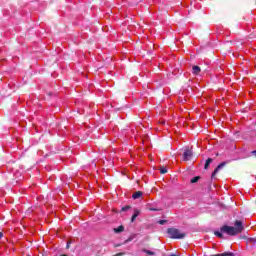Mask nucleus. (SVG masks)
I'll list each match as a JSON object with an SVG mask.
<instances>
[{
    "instance_id": "nucleus-1",
    "label": "nucleus",
    "mask_w": 256,
    "mask_h": 256,
    "mask_svg": "<svg viewBox=\"0 0 256 256\" xmlns=\"http://www.w3.org/2000/svg\"><path fill=\"white\" fill-rule=\"evenodd\" d=\"M235 227L224 225L220 228L221 233H226L231 237H235V235H239V233H243V222L240 220H236L234 223Z\"/></svg>"
},
{
    "instance_id": "nucleus-2",
    "label": "nucleus",
    "mask_w": 256,
    "mask_h": 256,
    "mask_svg": "<svg viewBox=\"0 0 256 256\" xmlns=\"http://www.w3.org/2000/svg\"><path fill=\"white\" fill-rule=\"evenodd\" d=\"M167 233L170 235L171 239H185L187 235L185 233H181L177 228H168Z\"/></svg>"
},
{
    "instance_id": "nucleus-3",
    "label": "nucleus",
    "mask_w": 256,
    "mask_h": 256,
    "mask_svg": "<svg viewBox=\"0 0 256 256\" xmlns=\"http://www.w3.org/2000/svg\"><path fill=\"white\" fill-rule=\"evenodd\" d=\"M225 165H227V162H222L220 163L215 170L213 171L211 178L215 179V176L217 175V173H219V171H221V169H223V167H225Z\"/></svg>"
},
{
    "instance_id": "nucleus-4",
    "label": "nucleus",
    "mask_w": 256,
    "mask_h": 256,
    "mask_svg": "<svg viewBox=\"0 0 256 256\" xmlns=\"http://www.w3.org/2000/svg\"><path fill=\"white\" fill-rule=\"evenodd\" d=\"M191 157H193V152L190 149H186L183 154V160L189 161V159H191Z\"/></svg>"
},
{
    "instance_id": "nucleus-5",
    "label": "nucleus",
    "mask_w": 256,
    "mask_h": 256,
    "mask_svg": "<svg viewBox=\"0 0 256 256\" xmlns=\"http://www.w3.org/2000/svg\"><path fill=\"white\" fill-rule=\"evenodd\" d=\"M138 215H141V211L139 209H135L134 214L131 217V223L135 222V219H137Z\"/></svg>"
},
{
    "instance_id": "nucleus-6",
    "label": "nucleus",
    "mask_w": 256,
    "mask_h": 256,
    "mask_svg": "<svg viewBox=\"0 0 256 256\" xmlns=\"http://www.w3.org/2000/svg\"><path fill=\"white\" fill-rule=\"evenodd\" d=\"M141 197H143V192L141 191H136L132 195V199H141Z\"/></svg>"
},
{
    "instance_id": "nucleus-7",
    "label": "nucleus",
    "mask_w": 256,
    "mask_h": 256,
    "mask_svg": "<svg viewBox=\"0 0 256 256\" xmlns=\"http://www.w3.org/2000/svg\"><path fill=\"white\" fill-rule=\"evenodd\" d=\"M192 73H193V75H199L201 73V67L193 66L192 67Z\"/></svg>"
},
{
    "instance_id": "nucleus-8",
    "label": "nucleus",
    "mask_w": 256,
    "mask_h": 256,
    "mask_svg": "<svg viewBox=\"0 0 256 256\" xmlns=\"http://www.w3.org/2000/svg\"><path fill=\"white\" fill-rule=\"evenodd\" d=\"M125 231V226L120 225L117 228H114V233H123Z\"/></svg>"
},
{
    "instance_id": "nucleus-9",
    "label": "nucleus",
    "mask_w": 256,
    "mask_h": 256,
    "mask_svg": "<svg viewBox=\"0 0 256 256\" xmlns=\"http://www.w3.org/2000/svg\"><path fill=\"white\" fill-rule=\"evenodd\" d=\"M211 163H213V159L212 158H208L205 162V165H204V169L207 170L209 169V165H211Z\"/></svg>"
},
{
    "instance_id": "nucleus-10",
    "label": "nucleus",
    "mask_w": 256,
    "mask_h": 256,
    "mask_svg": "<svg viewBox=\"0 0 256 256\" xmlns=\"http://www.w3.org/2000/svg\"><path fill=\"white\" fill-rule=\"evenodd\" d=\"M213 256H235V254L232 253V252H224V253H221V254H215Z\"/></svg>"
},
{
    "instance_id": "nucleus-11",
    "label": "nucleus",
    "mask_w": 256,
    "mask_h": 256,
    "mask_svg": "<svg viewBox=\"0 0 256 256\" xmlns=\"http://www.w3.org/2000/svg\"><path fill=\"white\" fill-rule=\"evenodd\" d=\"M133 239H135V236H130L128 237L125 241H124V245H127V243H131V241H133Z\"/></svg>"
},
{
    "instance_id": "nucleus-12",
    "label": "nucleus",
    "mask_w": 256,
    "mask_h": 256,
    "mask_svg": "<svg viewBox=\"0 0 256 256\" xmlns=\"http://www.w3.org/2000/svg\"><path fill=\"white\" fill-rule=\"evenodd\" d=\"M143 253H146V255H155V252L147 249H142Z\"/></svg>"
},
{
    "instance_id": "nucleus-13",
    "label": "nucleus",
    "mask_w": 256,
    "mask_h": 256,
    "mask_svg": "<svg viewBox=\"0 0 256 256\" xmlns=\"http://www.w3.org/2000/svg\"><path fill=\"white\" fill-rule=\"evenodd\" d=\"M199 179H201V176H195L194 178H192L190 180V183H197V181H199Z\"/></svg>"
},
{
    "instance_id": "nucleus-14",
    "label": "nucleus",
    "mask_w": 256,
    "mask_h": 256,
    "mask_svg": "<svg viewBox=\"0 0 256 256\" xmlns=\"http://www.w3.org/2000/svg\"><path fill=\"white\" fill-rule=\"evenodd\" d=\"M214 235H216V237H219V239H223V233H221L219 231H215Z\"/></svg>"
},
{
    "instance_id": "nucleus-15",
    "label": "nucleus",
    "mask_w": 256,
    "mask_h": 256,
    "mask_svg": "<svg viewBox=\"0 0 256 256\" xmlns=\"http://www.w3.org/2000/svg\"><path fill=\"white\" fill-rule=\"evenodd\" d=\"M160 173H161V175H165V173H167V168L162 166L160 168Z\"/></svg>"
},
{
    "instance_id": "nucleus-16",
    "label": "nucleus",
    "mask_w": 256,
    "mask_h": 256,
    "mask_svg": "<svg viewBox=\"0 0 256 256\" xmlns=\"http://www.w3.org/2000/svg\"><path fill=\"white\" fill-rule=\"evenodd\" d=\"M131 209V206H124L122 207V211H129Z\"/></svg>"
},
{
    "instance_id": "nucleus-17",
    "label": "nucleus",
    "mask_w": 256,
    "mask_h": 256,
    "mask_svg": "<svg viewBox=\"0 0 256 256\" xmlns=\"http://www.w3.org/2000/svg\"><path fill=\"white\" fill-rule=\"evenodd\" d=\"M158 223L159 225H165V223H167V220H159Z\"/></svg>"
},
{
    "instance_id": "nucleus-18",
    "label": "nucleus",
    "mask_w": 256,
    "mask_h": 256,
    "mask_svg": "<svg viewBox=\"0 0 256 256\" xmlns=\"http://www.w3.org/2000/svg\"><path fill=\"white\" fill-rule=\"evenodd\" d=\"M149 211H161V208H149Z\"/></svg>"
},
{
    "instance_id": "nucleus-19",
    "label": "nucleus",
    "mask_w": 256,
    "mask_h": 256,
    "mask_svg": "<svg viewBox=\"0 0 256 256\" xmlns=\"http://www.w3.org/2000/svg\"><path fill=\"white\" fill-rule=\"evenodd\" d=\"M71 247V244L68 242L66 245V249H69Z\"/></svg>"
},
{
    "instance_id": "nucleus-20",
    "label": "nucleus",
    "mask_w": 256,
    "mask_h": 256,
    "mask_svg": "<svg viewBox=\"0 0 256 256\" xmlns=\"http://www.w3.org/2000/svg\"><path fill=\"white\" fill-rule=\"evenodd\" d=\"M3 237V232H0V239H2Z\"/></svg>"
},
{
    "instance_id": "nucleus-21",
    "label": "nucleus",
    "mask_w": 256,
    "mask_h": 256,
    "mask_svg": "<svg viewBox=\"0 0 256 256\" xmlns=\"http://www.w3.org/2000/svg\"><path fill=\"white\" fill-rule=\"evenodd\" d=\"M114 247H121V244H116L114 245Z\"/></svg>"
},
{
    "instance_id": "nucleus-22",
    "label": "nucleus",
    "mask_w": 256,
    "mask_h": 256,
    "mask_svg": "<svg viewBox=\"0 0 256 256\" xmlns=\"http://www.w3.org/2000/svg\"><path fill=\"white\" fill-rule=\"evenodd\" d=\"M250 241H256V238H251Z\"/></svg>"
},
{
    "instance_id": "nucleus-23",
    "label": "nucleus",
    "mask_w": 256,
    "mask_h": 256,
    "mask_svg": "<svg viewBox=\"0 0 256 256\" xmlns=\"http://www.w3.org/2000/svg\"><path fill=\"white\" fill-rule=\"evenodd\" d=\"M216 156L219 157V153H217Z\"/></svg>"
},
{
    "instance_id": "nucleus-24",
    "label": "nucleus",
    "mask_w": 256,
    "mask_h": 256,
    "mask_svg": "<svg viewBox=\"0 0 256 256\" xmlns=\"http://www.w3.org/2000/svg\"><path fill=\"white\" fill-rule=\"evenodd\" d=\"M61 256H67L66 254H62Z\"/></svg>"
}]
</instances>
